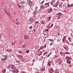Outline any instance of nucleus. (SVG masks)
I'll return each instance as SVG.
<instances>
[{
    "instance_id": "nucleus-1",
    "label": "nucleus",
    "mask_w": 73,
    "mask_h": 73,
    "mask_svg": "<svg viewBox=\"0 0 73 73\" xmlns=\"http://www.w3.org/2000/svg\"><path fill=\"white\" fill-rule=\"evenodd\" d=\"M27 4L29 5V6H32V2L31 1L29 0H27Z\"/></svg>"
},
{
    "instance_id": "nucleus-2",
    "label": "nucleus",
    "mask_w": 73,
    "mask_h": 73,
    "mask_svg": "<svg viewBox=\"0 0 73 73\" xmlns=\"http://www.w3.org/2000/svg\"><path fill=\"white\" fill-rule=\"evenodd\" d=\"M47 11L48 12V13H51L53 11V9H52V8H50Z\"/></svg>"
},
{
    "instance_id": "nucleus-3",
    "label": "nucleus",
    "mask_w": 73,
    "mask_h": 73,
    "mask_svg": "<svg viewBox=\"0 0 73 73\" xmlns=\"http://www.w3.org/2000/svg\"><path fill=\"white\" fill-rule=\"evenodd\" d=\"M59 4V2H57L55 3L54 5H53V6L54 7H57V6H58V5Z\"/></svg>"
},
{
    "instance_id": "nucleus-4",
    "label": "nucleus",
    "mask_w": 73,
    "mask_h": 73,
    "mask_svg": "<svg viewBox=\"0 0 73 73\" xmlns=\"http://www.w3.org/2000/svg\"><path fill=\"white\" fill-rule=\"evenodd\" d=\"M47 66H51V61L48 60V62Z\"/></svg>"
},
{
    "instance_id": "nucleus-5",
    "label": "nucleus",
    "mask_w": 73,
    "mask_h": 73,
    "mask_svg": "<svg viewBox=\"0 0 73 73\" xmlns=\"http://www.w3.org/2000/svg\"><path fill=\"white\" fill-rule=\"evenodd\" d=\"M67 5L68 8H70V7H73V3H72L70 5L69 4H68Z\"/></svg>"
},
{
    "instance_id": "nucleus-6",
    "label": "nucleus",
    "mask_w": 73,
    "mask_h": 73,
    "mask_svg": "<svg viewBox=\"0 0 73 73\" xmlns=\"http://www.w3.org/2000/svg\"><path fill=\"white\" fill-rule=\"evenodd\" d=\"M55 1L56 0H52V1H51V2L50 3V5H53V4H54Z\"/></svg>"
},
{
    "instance_id": "nucleus-7",
    "label": "nucleus",
    "mask_w": 73,
    "mask_h": 73,
    "mask_svg": "<svg viewBox=\"0 0 73 73\" xmlns=\"http://www.w3.org/2000/svg\"><path fill=\"white\" fill-rule=\"evenodd\" d=\"M52 72H54V70H53L52 68L49 70V73H52Z\"/></svg>"
},
{
    "instance_id": "nucleus-8",
    "label": "nucleus",
    "mask_w": 73,
    "mask_h": 73,
    "mask_svg": "<svg viewBox=\"0 0 73 73\" xmlns=\"http://www.w3.org/2000/svg\"><path fill=\"white\" fill-rule=\"evenodd\" d=\"M29 21L30 23H33L34 22V19H30L29 20Z\"/></svg>"
},
{
    "instance_id": "nucleus-9",
    "label": "nucleus",
    "mask_w": 73,
    "mask_h": 73,
    "mask_svg": "<svg viewBox=\"0 0 73 73\" xmlns=\"http://www.w3.org/2000/svg\"><path fill=\"white\" fill-rule=\"evenodd\" d=\"M49 3H50V2H48L47 3H46L44 4V5L45 6H46L47 7H48V6H49Z\"/></svg>"
},
{
    "instance_id": "nucleus-10",
    "label": "nucleus",
    "mask_w": 73,
    "mask_h": 73,
    "mask_svg": "<svg viewBox=\"0 0 73 73\" xmlns=\"http://www.w3.org/2000/svg\"><path fill=\"white\" fill-rule=\"evenodd\" d=\"M65 57L67 60H71V58H70V57L69 56H66Z\"/></svg>"
},
{
    "instance_id": "nucleus-11",
    "label": "nucleus",
    "mask_w": 73,
    "mask_h": 73,
    "mask_svg": "<svg viewBox=\"0 0 73 73\" xmlns=\"http://www.w3.org/2000/svg\"><path fill=\"white\" fill-rule=\"evenodd\" d=\"M65 37H66V36H63V38L62 39V41L63 42L65 43Z\"/></svg>"
},
{
    "instance_id": "nucleus-12",
    "label": "nucleus",
    "mask_w": 73,
    "mask_h": 73,
    "mask_svg": "<svg viewBox=\"0 0 73 73\" xmlns=\"http://www.w3.org/2000/svg\"><path fill=\"white\" fill-rule=\"evenodd\" d=\"M67 64H71V61L69 60H68L66 61Z\"/></svg>"
},
{
    "instance_id": "nucleus-13",
    "label": "nucleus",
    "mask_w": 73,
    "mask_h": 73,
    "mask_svg": "<svg viewBox=\"0 0 73 73\" xmlns=\"http://www.w3.org/2000/svg\"><path fill=\"white\" fill-rule=\"evenodd\" d=\"M28 38H29V36H24L25 40H27V39H28Z\"/></svg>"
},
{
    "instance_id": "nucleus-14",
    "label": "nucleus",
    "mask_w": 73,
    "mask_h": 73,
    "mask_svg": "<svg viewBox=\"0 0 73 73\" xmlns=\"http://www.w3.org/2000/svg\"><path fill=\"white\" fill-rule=\"evenodd\" d=\"M7 58L6 57L5 58H2L1 59V60L3 61L4 62H5L6 61V58Z\"/></svg>"
},
{
    "instance_id": "nucleus-15",
    "label": "nucleus",
    "mask_w": 73,
    "mask_h": 73,
    "mask_svg": "<svg viewBox=\"0 0 73 73\" xmlns=\"http://www.w3.org/2000/svg\"><path fill=\"white\" fill-rule=\"evenodd\" d=\"M18 56L19 58H23V56L21 55H19Z\"/></svg>"
},
{
    "instance_id": "nucleus-16",
    "label": "nucleus",
    "mask_w": 73,
    "mask_h": 73,
    "mask_svg": "<svg viewBox=\"0 0 73 73\" xmlns=\"http://www.w3.org/2000/svg\"><path fill=\"white\" fill-rule=\"evenodd\" d=\"M5 11L6 13H7V14L8 15V16H10V14L6 10H5Z\"/></svg>"
},
{
    "instance_id": "nucleus-17",
    "label": "nucleus",
    "mask_w": 73,
    "mask_h": 73,
    "mask_svg": "<svg viewBox=\"0 0 73 73\" xmlns=\"http://www.w3.org/2000/svg\"><path fill=\"white\" fill-rule=\"evenodd\" d=\"M6 71V69H5L4 68L3 70V71L2 72L3 73H5Z\"/></svg>"
},
{
    "instance_id": "nucleus-18",
    "label": "nucleus",
    "mask_w": 73,
    "mask_h": 73,
    "mask_svg": "<svg viewBox=\"0 0 73 73\" xmlns=\"http://www.w3.org/2000/svg\"><path fill=\"white\" fill-rule=\"evenodd\" d=\"M57 15H59V16H61L62 14L60 13H58L57 14Z\"/></svg>"
},
{
    "instance_id": "nucleus-19",
    "label": "nucleus",
    "mask_w": 73,
    "mask_h": 73,
    "mask_svg": "<svg viewBox=\"0 0 73 73\" xmlns=\"http://www.w3.org/2000/svg\"><path fill=\"white\" fill-rule=\"evenodd\" d=\"M44 46H41L40 47V50H42V49H44Z\"/></svg>"
},
{
    "instance_id": "nucleus-20",
    "label": "nucleus",
    "mask_w": 73,
    "mask_h": 73,
    "mask_svg": "<svg viewBox=\"0 0 73 73\" xmlns=\"http://www.w3.org/2000/svg\"><path fill=\"white\" fill-rule=\"evenodd\" d=\"M11 68L12 69H14L15 70V69H16V67H15V66H13L11 67Z\"/></svg>"
},
{
    "instance_id": "nucleus-21",
    "label": "nucleus",
    "mask_w": 73,
    "mask_h": 73,
    "mask_svg": "<svg viewBox=\"0 0 73 73\" xmlns=\"http://www.w3.org/2000/svg\"><path fill=\"white\" fill-rule=\"evenodd\" d=\"M7 52H11L12 51V49H7L6 50Z\"/></svg>"
},
{
    "instance_id": "nucleus-22",
    "label": "nucleus",
    "mask_w": 73,
    "mask_h": 73,
    "mask_svg": "<svg viewBox=\"0 0 73 73\" xmlns=\"http://www.w3.org/2000/svg\"><path fill=\"white\" fill-rule=\"evenodd\" d=\"M36 12H37V11L35 10L33 12V15H35L36 13Z\"/></svg>"
},
{
    "instance_id": "nucleus-23",
    "label": "nucleus",
    "mask_w": 73,
    "mask_h": 73,
    "mask_svg": "<svg viewBox=\"0 0 73 73\" xmlns=\"http://www.w3.org/2000/svg\"><path fill=\"white\" fill-rule=\"evenodd\" d=\"M18 52L19 53H21V54H22V51L21 50H18Z\"/></svg>"
},
{
    "instance_id": "nucleus-24",
    "label": "nucleus",
    "mask_w": 73,
    "mask_h": 73,
    "mask_svg": "<svg viewBox=\"0 0 73 73\" xmlns=\"http://www.w3.org/2000/svg\"><path fill=\"white\" fill-rule=\"evenodd\" d=\"M51 17H47L48 20H50V19H51Z\"/></svg>"
},
{
    "instance_id": "nucleus-25",
    "label": "nucleus",
    "mask_w": 73,
    "mask_h": 73,
    "mask_svg": "<svg viewBox=\"0 0 73 73\" xmlns=\"http://www.w3.org/2000/svg\"><path fill=\"white\" fill-rule=\"evenodd\" d=\"M68 38L69 41L70 42V41H71V40H72V38L68 37Z\"/></svg>"
},
{
    "instance_id": "nucleus-26",
    "label": "nucleus",
    "mask_w": 73,
    "mask_h": 73,
    "mask_svg": "<svg viewBox=\"0 0 73 73\" xmlns=\"http://www.w3.org/2000/svg\"><path fill=\"white\" fill-rule=\"evenodd\" d=\"M22 48H25L26 47V45H22Z\"/></svg>"
},
{
    "instance_id": "nucleus-27",
    "label": "nucleus",
    "mask_w": 73,
    "mask_h": 73,
    "mask_svg": "<svg viewBox=\"0 0 73 73\" xmlns=\"http://www.w3.org/2000/svg\"><path fill=\"white\" fill-rule=\"evenodd\" d=\"M17 5H18V6L19 7V9H21V5H20L19 4H18Z\"/></svg>"
},
{
    "instance_id": "nucleus-28",
    "label": "nucleus",
    "mask_w": 73,
    "mask_h": 73,
    "mask_svg": "<svg viewBox=\"0 0 73 73\" xmlns=\"http://www.w3.org/2000/svg\"><path fill=\"white\" fill-rule=\"evenodd\" d=\"M26 53H29V50H26Z\"/></svg>"
},
{
    "instance_id": "nucleus-29",
    "label": "nucleus",
    "mask_w": 73,
    "mask_h": 73,
    "mask_svg": "<svg viewBox=\"0 0 73 73\" xmlns=\"http://www.w3.org/2000/svg\"><path fill=\"white\" fill-rule=\"evenodd\" d=\"M69 53V52H65L64 53V54H68Z\"/></svg>"
},
{
    "instance_id": "nucleus-30",
    "label": "nucleus",
    "mask_w": 73,
    "mask_h": 73,
    "mask_svg": "<svg viewBox=\"0 0 73 73\" xmlns=\"http://www.w3.org/2000/svg\"><path fill=\"white\" fill-rule=\"evenodd\" d=\"M16 25H19L20 24V23L18 22V21H17V22L16 23Z\"/></svg>"
},
{
    "instance_id": "nucleus-31",
    "label": "nucleus",
    "mask_w": 73,
    "mask_h": 73,
    "mask_svg": "<svg viewBox=\"0 0 73 73\" xmlns=\"http://www.w3.org/2000/svg\"><path fill=\"white\" fill-rule=\"evenodd\" d=\"M62 62V61H59V63L60 64H61Z\"/></svg>"
},
{
    "instance_id": "nucleus-32",
    "label": "nucleus",
    "mask_w": 73,
    "mask_h": 73,
    "mask_svg": "<svg viewBox=\"0 0 73 73\" xmlns=\"http://www.w3.org/2000/svg\"><path fill=\"white\" fill-rule=\"evenodd\" d=\"M44 2V0H43V1H42V2H41L40 4H41V5H42V4H43Z\"/></svg>"
},
{
    "instance_id": "nucleus-33",
    "label": "nucleus",
    "mask_w": 73,
    "mask_h": 73,
    "mask_svg": "<svg viewBox=\"0 0 73 73\" xmlns=\"http://www.w3.org/2000/svg\"><path fill=\"white\" fill-rule=\"evenodd\" d=\"M41 24H45V22L43 21H42L41 22Z\"/></svg>"
},
{
    "instance_id": "nucleus-34",
    "label": "nucleus",
    "mask_w": 73,
    "mask_h": 73,
    "mask_svg": "<svg viewBox=\"0 0 73 73\" xmlns=\"http://www.w3.org/2000/svg\"><path fill=\"white\" fill-rule=\"evenodd\" d=\"M49 40H50V41L51 42H53V41H54V40L53 39H49Z\"/></svg>"
},
{
    "instance_id": "nucleus-35",
    "label": "nucleus",
    "mask_w": 73,
    "mask_h": 73,
    "mask_svg": "<svg viewBox=\"0 0 73 73\" xmlns=\"http://www.w3.org/2000/svg\"><path fill=\"white\" fill-rule=\"evenodd\" d=\"M58 61H60V60H61V58H58L57 59Z\"/></svg>"
},
{
    "instance_id": "nucleus-36",
    "label": "nucleus",
    "mask_w": 73,
    "mask_h": 73,
    "mask_svg": "<svg viewBox=\"0 0 73 73\" xmlns=\"http://www.w3.org/2000/svg\"><path fill=\"white\" fill-rule=\"evenodd\" d=\"M68 66L69 67H70V68H71V67H72V65L71 64H70L69 65H68Z\"/></svg>"
},
{
    "instance_id": "nucleus-37",
    "label": "nucleus",
    "mask_w": 73,
    "mask_h": 73,
    "mask_svg": "<svg viewBox=\"0 0 73 73\" xmlns=\"http://www.w3.org/2000/svg\"><path fill=\"white\" fill-rule=\"evenodd\" d=\"M16 73H18V72H19V70L18 69H17V70H16Z\"/></svg>"
},
{
    "instance_id": "nucleus-38",
    "label": "nucleus",
    "mask_w": 73,
    "mask_h": 73,
    "mask_svg": "<svg viewBox=\"0 0 73 73\" xmlns=\"http://www.w3.org/2000/svg\"><path fill=\"white\" fill-rule=\"evenodd\" d=\"M41 7H42V8H45V6H44V5H42L41 6Z\"/></svg>"
},
{
    "instance_id": "nucleus-39",
    "label": "nucleus",
    "mask_w": 73,
    "mask_h": 73,
    "mask_svg": "<svg viewBox=\"0 0 73 73\" xmlns=\"http://www.w3.org/2000/svg\"><path fill=\"white\" fill-rule=\"evenodd\" d=\"M20 61L18 60H16V62H17V63H19V62Z\"/></svg>"
},
{
    "instance_id": "nucleus-40",
    "label": "nucleus",
    "mask_w": 73,
    "mask_h": 73,
    "mask_svg": "<svg viewBox=\"0 0 73 73\" xmlns=\"http://www.w3.org/2000/svg\"><path fill=\"white\" fill-rule=\"evenodd\" d=\"M36 23H37V24H38L39 23V22H38L37 21H36L35 23V24H36Z\"/></svg>"
},
{
    "instance_id": "nucleus-41",
    "label": "nucleus",
    "mask_w": 73,
    "mask_h": 73,
    "mask_svg": "<svg viewBox=\"0 0 73 73\" xmlns=\"http://www.w3.org/2000/svg\"><path fill=\"white\" fill-rule=\"evenodd\" d=\"M60 54L62 56V52H60Z\"/></svg>"
},
{
    "instance_id": "nucleus-42",
    "label": "nucleus",
    "mask_w": 73,
    "mask_h": 73,
    "mask_svg": "<svg viewBox=\"0 0 73 73\" xmlns=\"http://www.w3.org/2000/svg\"><path fill=\"white\" fill-rule=\"evenodd\" d=\"M66 42L68 44H69V42H68V40H67L66 41Z\"/></svg>"
},
{
    "instance_id": "nucleus-43",
    "label": "nucleus",
    "mask_w": 73,
    "mask_h": 73,
    "mask_svg": "<svg viewBox=\"0 0 73 73\" xmlns=\"http://www.w3.org/2000/svg\"><path fill=\"white\" fill-rule=\"evenodd\" d=\"M12 72L13 73H15L16 72V71H15V70H13Z\"/></svg>"
},
{
    "instance_id": "nucleus-44",
    "label": "nucleus",
    "mask_w": 73,
    "mask_h": 73,
    "mask_svg": "<svg viewBox=\"0 0 73 73\" xmlns=\"http://www.w3.org/2000/svg\"><path fill=\"white\" fill-rule=\"evenodd\" d=\"M44 70H45V69H43L41 70V71H42V72H44Z\"/></svg>"
},
{
    "instance_id": "nucleus-45",
    "label": "nucleus",
    "mask_w": 73,
    "mask_h": 73,
    "mask_svg": "<svg viewBox=\"0 0 73 73\" xmlns=\"http://www.w3.org/2000/svg\"><path fill=\"white\" fill-rule=\"evenodd\" d=\"M48 29H45V32H48Z\"/></svg>"
},
{
    "instance_id": "nucleus-46",
    "label": "nucleus",
    "mask_w": 73,
    "mask_h": 73,
    "mask_svg": "<svg viewBox=\"0 0 73 73\" xmlns=\"http://www.w3.org/2000/svg\"><path fill=\"white\" fill-rule=\"evenodd\" d=\"M58 57V56L57 55H55L54 56V57Z\"/></svg>"
},
{
    "instance_id": "nucleus-47",
    "label": "nucleus",
    "mask_w": 73,
    "mask_h": 73,
    "mask_svg": "<svg viewBox=\"0 0 73 73\" xmlns=\"http://www.w3.org/2000/svg\"><path fill=\"white\" fill-rule=\"evenodd\" d=\"M63 48L64 49H66V47H63Z\"/></svg>"
},
{
    "instance_id": "nucleus-48",
    "label": "nucleus",
    "mask_w": 73,
    "mask_h": 73,
    "mask_svg": "<svg viewBox=\"0 0 73 73\" xmlns=\"http://www.w3.org/2000/svg\"><path fill=\"white\" fill-rule=\"evenodd\" d=\"M14 15L15 16H16V13H14Z\"/></svg>"
},
{
    "instance_id": "nucleus-49",
    "label": "nucleus",
    "mask_w": 73,
    "mask_h": 73,
    "mask_svg": "<svg viewBox=\"0 0 73 73\" xmlns=\"http://www.w3.org/2000/svg\"><path fill=\"white\" fill-rule=\"evenodd\" d=\"M46 44H45L44 45V48H46Z\"/></svg>"
},
{
    "instance_id": "nucleus-50",
    "label": "nucleus",
    "mask_w": 73,
    "mask_h": 73,
    "mask_svg": "<svg viewBox=\"0 0 73 73\" xmlns=\"http://www.w3.org/2000/svg\"><path fill=\"white\" fill-rule=\"evenodd\" d=\"M32 26H31L29 27V29H31V28H32Z\"/></svg>"
},
{
    "instance_id": "nucleus-51",
    "label": "nucleus",
    "mask_w": 73,
    "mask_h": 73,
    "mask_svg": "<svg viewBox=\"0 0 73 73\" xmlns=\"http://www.w3.org/2000/svg\"><path fill=\"white\" fill-rule=\"evenodd\" d=\"M51 43L50 44V46H51V45H52V43Z\"/></svg>"
},
{
    "instance_id": "nucleus-52",
    "label": "nucleus",
    "mask_w": 73,
    "mask_h": 73,
    "mask_svg": "<svg viewBox=\"0 0 73 73\" xmlns=\"http://www.w3.org/2000/svg\"><path fill=\"white\" fill-rule=\"evenodd\" d=\"M33 62H35V59H34L33 60Z\"/></svg>"
},
{
    "instance_id": "nucleus-53",
    "label": "nucleus",
    "mask_w": 73,
    "mask_h": 73,
    "mask_svg": "<svg viewBox=\"0 0 73 73\" xmlns=\"http://www.w3.org/2000/svg\"><path fill=\"white\" fill-rule=\"evenodd\" d=\"M57 34L58 35V36H60V33H57Z\"/></svg>"
},
{
    "instance_id": "nucleus-54",
    "label": "nucleus",
    "mask_w": 73,
    "mask_h": 73,
    "mask_svg": "<svg viewBox=\"0 0 73 73\" xmlns=\"http://www.w3.org/2000/svg\"><path fill=\"white\" fill-rule=\"evenodd\" d=\"M4 57H7V55H5L4 56Z\"/></svg>"
},
{
    "instance_id": "nucleus-55",
    "label": "nucleus",
    "mask_w": 73,
    "mask_h": 73,
    "mask_svg": "<svg viewBox=\"0 0 73 73\" xmlns=\"http://www.w3.org/2000/svg\"><path fill=\"white\" fill-rule=\"evenodd\" d=\"M49 56H50V54H49L48 55V57H49Z\"/></svg>"
},
{
    "instance_id": "nucleus-56",
    "label": "nucleus",
    "mask_w": 73,
    "mask_h": 73,
    "mask_svg": "<svg viewBox=\"0 0 73 73\" xmlns=\"http://www.w3.org/2000/svg\"><path fill=\"white\" fill-rule=\"evenodd\" d=\"M25 72L24 71H23L22 72V73H25Z\"/></svg>"
},
{
    "instance_id": "nucleus-57",
    "label": "nucleus",
    "mask_w": 73,
    "mask_h": 73,
    "mask_svg": "<svg viewBox=\"0 0 73 73\" xmlns=\"http://www.w3.org/2000/svg\"><path fill=\"white\" fill-rule=\"evenodd\" d=\"M53 25V24H52L51 25V26L52 27Z\"/></svg>"
},
{
    "instance_id": "nucleus-58",
    "label": "nucleus",
    "mask_w": 73,
    "mask_h": 73,
    "mask_svg": "<svg viewBox=\"0 0 73 73\" xmlns=\"http://www.w3.org/2000/svg\"><path fill=\"white\" fill-rule=\"evenodd\" d=\"M55 73H60L59 72H55Z\"/></svg>"
},
{
    "instance_id": "nucleus-59",
    "label": "nucleus",
    "mask_w": 73,
    "mask_h": 73,
    "mask_svg": "<svg viewBox=\"0 0 73 73\" xmlns=\"http://www.w3.org/2000/svg\"><path fill=\"white\" fill-rule=\"evenodd\" d=\"M44 54H47V52H44Z\"/></svg>"
},
{
    "instance_id": "nucleus-60",
    "label": "nucleus",
    "mask_w": 73,
    "mask_h": 73,
    "mask_svg": "<svg viewBox=\"0 0 73 73\" xmlns=\"http://www.w3.org/2000/svg\"><path fill=\"white\" fill-rule=\"evenodd\" d=\"M17 17V16H14V18H16V17Z\"/></svg>"
},
{
    "instance_id": "nucleus-61",
    "label": "nucleus",
    "mask_w": 73,
    "mask_h": 73,
    "mask_svg": "<svg viewBox=\"0 0 73 73\" xmlns=\"http://www.w3.org/2000/svg\"><path fill=\"white\" fill-rule=\"evenodd\" d=\"M35 31H36V30H35V29L34 30V32H35Z\"/></svg>"
},
{
    "instance_id": "nucleus-62",
    "label": "nucleus",
    "mask_w": 73,
    "mask_h": 73,
    "mask_svg": "<svg viewBox=\"0 0 73 73\" xmlns=\"http://www.w3.org/2000/svg\"><path fill=\"white\" fill-rule=\"evenodd\" d=\"M71 36H73V35H72V33H71Z\"/></svg>"
},
{
    "instance_id": "nucleus-63",
    "label": "nucleus",
    "mask_w": 73,
    "mask_h": 73,
    "mask_svg": "<svg viewBox=\"0 0 73 73\" xmlns=\"http://www.w3.org/2000/svg\"><path fill=\"white\" fill-rule=\"evenodd\" d=\"M58 19H60V16L58 17Z\"/></svg>"
},
{
    "instance_id": "nucleus-64",
    "label": "nucleus",
    "mask_w": 73,
    "mask_h": 73,
    "mask_svg": "<svg viewBox=\"0 0 73 73\" xmlns=\"http://www.w3.org/2000/svg\"><path fill=\"white\" fill-rule=\"evenodd\" d=\"M15 20H16L17 21V18L15 19Z\"/></svg>"
}]
</instances>
